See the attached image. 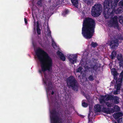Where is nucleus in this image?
<instances>
[{"mask_svg": "<svg viewBox=\"0 0 123 123\" xmlns=\"http://www.w3.org/2000/svg\"><path fill=\"white\" fill-rule=\"evenodd\" d=\"M111 72L112 73L113 75L118 74L117 73L116 69L115 68H112L111 69Z\"/></svg>", "mask_w": 123, "mask_h": 123, "instance_id": "393cba45", "label": "nucleus"}, {"mask_svg": "<svg viewBox=\"0 0 123 123\" xmlns=\"http://www.w3.org/2000/svg\"><path fill=\"white\" fill-rule=\"evenodd\" d=\"M88 123H93L92 121V118H88Z\"/></svg>", "mask_w": 123, "mask_h": 123, "instance_id": "58836bf2", "label": "nucleus"}, {"mask_svg": "<svg viewBox=\"0 0 123 123\" xmlns=\"http://www.w3.org/2000/svg\"><path fill=\"white\" fill-rule=\"evenodd\" d=\"M47 79H45V80L44 79L43 80V81L45 84L46 85V86H47V88L49 90H52L53 89V86L52 84V82L49 81L48 82V84H47Z\"/></svg>", "mask_w": 123, "mask_h": 123, "instance_id": "ddd939ff", "label": "nucleus"}, {"mask_svg": "<svg viewBox=\"0 0 123 123\" xmlns=\"http://www.w3.org/2000/svg\"><path fill=\"white\" fill-rule=\"evenodd\" d=\"M102 11L101 5L98 4H96L93 6L92 9L91 14L94 17L99 16Z\"/></svg>", "mask_w": 123, "mask_h": 123, "instance_id": "423d86ee", "label": "nucleus"}, {"mask_svg": "<svg viewBox=\"0 0 123 123\" xmlns=\"http://www.w3.org/2000/svg\"><path fill=\"white\" fill-rule=\"evenodd\" d=\"M91 45L92 47L95 48L98 45V44L96 43L92 42L91 44Z\"/></svg>", "mask_w": 123, "mask_h": 123, "instance_id": "a878e982", "label": "nucleus"}, {"mask_svg": "<svg viewBox=\"0 0 123 123\" xmlns=\"http://www.w3.org/2000/svg\"><path fill=\"white\" fill-rule=\"evenodd\" d=\"M90 97L89 96H88L87 97H86V99L87 100L89 99Z\"/></svg>", "mask_w": 123, "mask_h": 123, "instance_id": "c03bdc74", "label": "nucleus"}, {"mask_svg": "<svg viewBox=\"0 0 123 123\" xmlns=\"http://www.w3.org/2000/svg\"><path fill=\"white\" fill-rule=\"evenodd\" d=\"M83 16H81V18H83V26L82 28V33L83 36L85 37V18L84 16V15L85 14L82 12Z\"/></svg>", "mask_w": 123, "mask_h": 123, "instance_id": "a211bd4d", "label": "nucleus"}, {"mask_svg": "<svg viewBox=\"0 0 123 123\" xmlns=\"http://www.w3.org/2000/svg\"><path fill=\"white\" fill-rule=\"evenodd\" d=\"M54 93V92L53 91H52L51 92V94L53 95Z\"/></svg>", "mask_w": 123, "mask_h": 123, "instance_id": "49530a36", "label": "nucleus"}, {"mask_svg": "<svg viewBox=\"0 0 123 123\" xmlns=\"http://www.w3.org/2000/svg\"><path fill=\"white\" fill-rule=\"evenodd\" d=\"M73 5L75 7L78 8V0H71Z\"/></svg>", "mask_w": 123, "mask_h": 123, "instance_id": "aec40b11", "label": "nucleus"}, {"mask_svg": "<svg viewBox=\"0 0 123 123\" xmlns=\"http://www.w3.org/2000/svg\"><path fill=\"white\" fill-rule=\"evenodd\" d=\"M24 21L25 23L26 24H27V19L25 18H24Z\"/></svg>", "mask_w": 123, "mask_h": 123, "instance_id": "79ce46f5", "label": "nucleus"}, {"mask_svg": "<svg viewBox=\"0 0 123 123\" xmlns=\"http://www.w3.org/2000/svg\"><path fill=\"white\" fill-rule=\"evenodd\" d=\"M119 0H106L105 1L104 5V9L103 13L106 18H108L110 15L112 14L113 11H111L110 8H114L117 6V3Z\"/></svg>", "mask_w": 123, "mask_h": 123, "instance_id": "7ed1b4c3", "label": "nucleus"}, {"mask_svg": "<svg viewBox=\"0 0 123 123\" xmlns=\"http://www.w3.org/2000/svg\"><path fill=\"white\" fill-rule=\"evenodd\" d=\"M37 6L38 7H41L42 6V3L41 0H39L38 1L37 3Z\"/></svg>", "mask_w": 123, "mask_h": 123, "instance_id": "bb28decb", "label": "nucleus"}, {"mask_svg": "<svg viewBox=\"0 0 123 123\" xmlns=\"http://www.w3.org/2000/svg\"><path fill=\"white\" fill-rule=\"evenodd\" d=\"M89 79L90 81H92L93 80L94 78L92 76L90 75L89 77Z\"/></svg>", "mask_w": 123, "mask_h": 123, "instance_id": "c9c22d12", "label": "nucleus"}, {"mask_svg": "<svg viewBox=\"0 0 123 123\" xmlns=\"http://www.w3.org/2000/svg\"><path fill=\"white\" fill-rule=\"evenodd\" d=\"M85 1L86 3H87L88 5H89L92 2V0H85Z\"/></svg>", "mask_w": 123, "mask_h": 123, "instance_id": "c85d7f7f", "label": "nucleus"}, {"mask_svg": "<svg viewBox=\"0 0 123 123\" xmlns=\"http://www.w3.org/2000/svg\"><path fill=\"white\" fill-rule=\"evenodd\" d=\"M114 112H118L120 110V108L117 105H115L113 108Z\"/></svg>", "mask_w": 123, "mask_h": 123, "instance_id": "5701e85b", "label": "nucleus"}, {"mask_svg": "<svg viewBox=\"0 0 123 123\" xmlns=\"http://www.w3.org/2000/svg\"><path fill=\"white\" fill-rule=\"evenodd\" d=\"M40 29V25L38 21L37 22V29Z\"/></svg>", "mask_w": 123, "mask_h": 123, "instance_id": "e433bc0d", "label": "nucleus"}, {"mask_svg": "<svg viewBox=\"0 0 123 123\" xmlns=\"http://www.w3.org/2000/svg\"><path fill=\"white\" fill-rule=\"evenodd\" d=\"M102 106L98 104H97L94 106V111L96 112H100L101 111Z\"/></svg>", "mask_w": 123, "mask_h": 123, "instance_id": "f3484780", "label": "nucleus"}, {"mask_svg": "<svg viewBox=\"0 0 123 123\" xmlns=\"http://www.w3.org/2000/svg\"><path fill=\"white\" fill-rule=\"evenodd\" d=\"M89 113L88 116V118H91L92 117H90L91 116H92L93 114V113L92 112V108H91L90 107H89Z\"/></svg>", "mask_w": 123, "mask_h": 123, "instance_id": "412c9836", "label": "nucleus"}, {"mask_svg": "<svg viewBox=\"0 0 123 123\" xmlns=\"http://www.w3.org/2000/svg\"><path fill=\"white\" fill-rule=\"evenodd\" d=\"M67 86L71 87L72 89L74 91H78L79 85L77 81L73 76H71L68 77L66 80Z\"/></svg>", "mask_w": 123, "mask_h": 123, "instance_id": "20e7f679", "label": "nucleus"}, {"mask_svg": "<svg viewBox=\"0 0 123 123\" xmlns=\"http://www.w3.org/2000/svg\"><path fill=\"white\" fill-rule=\"evenodd\" d=\"M99 102L100 104H103L102 105H107V106L108 107H111L113 105V104L110 102H106V101H107L108 100H99Z\"/></svg>", "mask_w": 123, "mask_h": 123, "instance_id": "2eb2a0df", "label": "nucleus"}, {"mask_svg": "<svg viewBox=\"0 0 123 123\" xmlns=\"http://www.w3.org/2000/svg\"><path fill=\"white\" fill-rule=\"evenodd\" d=\"M120 100H114V103L116 104H118L119 103Z\"/></svg>", "mask_w": 123, "mask_h": 123, "instance_id": "ea45409f", "label": "nucleus"}, {"mask_svg": "<svg viewBox=\"0 0 123 123\" xmlns=\"http://www.w3.org/2000/svg\"><path fill=\"white\" fill-rule=\"evenodd\" d=\"M50 119L51 123H61L62 119L58 116V113L55 110L51 112Z\"/></svg>", "mask_w": 123, "mask_h": 123, "instance_id": "39448f33", "label": "nucleus"}, {"mask_svg": "<svg viewBox=\"0 0 123 123\" xmlns=\"http://www.w3.org/2000/svg\"><path fill=\"white\" fill-rule=\"evenodd\" d=\"M123 77V71L121 73L120 78L116 81V83L115 85V88L116 89V90L114 92V93L115 94H117L119 93L118 91L120 89Z\"/></svg>", "mask_w": 123, "mask_h": 123, "instance_id": "0eeeda50", "label": "nucleus"}, {"mask_svg": "<svg viewBox=\"0 0 123 123\" xmlns=\"http://www.w3.org/2000/svg\"><path fill=\"white\" fill-rule=\"evenodd\" d=\"M88 105L87 103H86L85 102V107H87Z\"/></svg>", "mask_w": 123, "mask_h": 123, "instance_id": "a18cd8bd", "label": "nucleus"}, {"mask_svg": "<svg viewBox=\"0 0 123 123\" xmlns=\"http://www.w3.org/2000/svg\"><path fill=\"white\" fill-rule=\"evenodd\" d=\"M119 119L120 120H122V118H120Z\"/></svg>", "mask_w": 123, "mask_h": 123, "instance_id": "09e8293b", "label": "nucleus"}, {"mask_svg": "<svg viewBox=\"0 0 123 123\" xmlns=\"http://www.w3.org/2000/svg\"><path fill=\"white\" fill-rule=\"evenodd\" d=\"M62 3V1H59V2L58 3V4H61Z\"/></svg>", "mask_w": 123, "mask_h": 123, "instance_id": "de8ad7c7", "label": "nucleus"}, {"mask_svg": "<svg viewBox=\"0 0 123 123\" xmlns=\"http://www.w3.org/2000/svg\"><path fill=\"white\" fill-rule=\"evenodd\" d=\"M47 30L48 32V33L47 34V36H51V32L50 31L49 28Z\"/></svg>", "mask_w": 123, "mask_h": 123, "instance_id": "2f4dec72", "label": "nucleus"}, {"mask_svg": "<svg viewBox=\"0 0 123 123\" xmlns=\"http://www.w3.org/2000/svg\"><path fill=\"white\" fill-rule=\"evenodd\" d=\"M77 55L76 54H70L68 56L69 61L72 64H74L76 62Z\"/></svg>", "mask_w": 123, "mask_h": 123, "instance_id": "9b49d317", "label": "nucleus"}, {"mask_svg": "<svg viewBox=\"0 0 123 123\" xmlns=\"http://www.w3.org/2000/svg\"><path fill=\"white\" fill-rule=\"evenodd\" d=\"M118 41L117 39H115L110 43L109 45L110 46H112V48L117 47L118 45Z\"/></svg>", "mask_w": 123, "mask_h": 123, "instance_id": "4468645a", "label": "nucleus"}, {"mask_svg": "<svg viewBox=\"0 0 123 123\" xmlns=\"http://www.w3.org/2000/svg\"><path fill=\"white\" fill-rule=\"evenodd\" d=\"M37 58L41 63V70H39V73L43 72L44 73L46 71L49 72L52 69L53 65L52 60L48 54L40 48L37 49L36 52ZM45 78L46 75L44 73Z\"/></svg>", "mask_w": 123, "mask_h": 123, "instance_id": "f257e3e1", "label": "nucleus"}, {"mask_svg": "<svg viewBox=\"0 0 123 123\" xmlns=\"http://www.w3.org/2000/svg\"><path fill=\"white\" fill-rule=\"evenodd\" d=\"M119 5L123 6V0L121 1L119 3Z\"/></svg>", "mask_w": 123, "mask_h": 123, "instance_id": "4c0bfd02", "label": "nucleus"}, {"mask_svg": "<svg viewBox=\"0 0 123 123\" xmlns=\"http://www.w3.org/2000/svg\"><path fill=\"white\" fill-rule=\"evenodd\" d=\"M37 31L38 35H40L41 34V30L40 29H37Z\"/></svg>", "mask_w": 123, "mask_h": 123, "instance_id": "473e14b6", "label": "nucleus"}, {"mask_svg": "<svg viewBox=\"0 0 123 123\" xmlns=\"http://www.w3.org/2000/svg\"><path fill=\"white\" fill-rule=\"evenodd\" d=\"M117 58L119 60L121 61L122 60V56L121 55H118L117 56Z\"/></svg>", "mask_w": 123, "mask_h": 123, "instance_id": "7c9ffc66", "label": "nucleus"}, {"mask_svg": "<svg viewBox=\"0 0 123 123\" xmlns=\"http://www.w3.org/2000/svg\"><path fill=\"white\" fill-rule=\"evenodd\" d=\"M119 21L121 24H122L123 21V18L122 17H121L119 18Z\"/></svg>", "mask_w": 123, "mask_h": 123, "instance_id": "f704fd0d", "label": "nucleus"}, {"mask_svg": "<svg viewBox=\"0 0 123 123\" xmlns=\"http://www.w3.org/2000/svg\"><path fill=\"white\" fill-rule=\"evenodd\" d=\"M123 8L121 7H119L117 8L115 12L117 14L121 13L123 12Z\"/></svg>", "mask_w": 123, "mask_h": 123, "instance_id": "4be33fe9", "label": "nucleus"}, {"mask_svg": "<svg viewBox=\"0 0 123 123\" xmlns=\"http://www.w3.org/2000/svg\"><path fill=\"white\" fill-rule=\"evenodd\" d=\"M82 68L81 67H79L77 68L76 70V73H79L80 72V75H81V77L80 78V83L82 85H85V70L83 72L81 70L82 69Z\"/></svg>", "mask_w": 123, "mask_h": 123, "instance_id": "1a4fd4ad", "label": "nucleus"}, {"mask_svg": "<svg viewBox=\"0 0 123 123\" xmlns=\"http://www.w3.org/2000/svg\"><path fill=\"white\" fill-rule=\"evenodd\" d=\"M119 63L120 67H123V60L120 61L119 62Z\"/></svg>", "mask_w": 123, "mask_h": 123, "instance_id": "72a5a7b5", "label": "nucleus"}, {"mask_svg": "<svg viewBox=\"0 0 123 123\" xmlns=\"http://www.w3.org/2000/svg\"><path fill=\"white\" fill-rule=\"evenodd\" d=\"M83 95L84 96H85V93L84 92L83 93Z\"/></svg>", "mask_w": 123, "mask_h": 123, "instance_id": "8fccbe9b", "label": "nucleus"}, {"mask_svg": "<svg viewBox=\"0 0 123 123\" xmlns=\"http://www.w3.org/2000/svg\"><path fill=\"white\" fill-rule=\"evenodd\" d=\"M113 75H114V79L116 80H117V74Z\"/></svg>", "mask_w": 123, "mask_h": 123, "instance_id": "a19ab883", "label": "nucleus"}, {"mask_svg": "<svg viewBox=\"0 0 123 123\" xmlns=\"http://www.w3.org/2000/svg\"><path fill=\"white\" fill-rule=\"evenodd\" d=\"M107 24L110 26L117 28L118 26L117 17L115 16L113 18H111L110 21L108 22Z\"/></svg>", "mask_w": 123, "mask_h": 123, "instance_id": "6e6552de", "label": "nucleus"}, {"mask_svg": "<svg viewBox=\"0 0 123 123\" xmlns=\"http://www.w3.org/2000/svg\"><path fill=\"white\" fill-rule=\"evenodd\" d=\"M101 97L103 100H117L119 98L118 97L109 95H106L105 96L101 95Z\"/></svg>", "mask_w": 123, "mask_h": 123, "instance_id": "9d476101", "label": "nucleus"}, {"mask_svg": "<svg viewBox=\"0 0 123 123\" xmlns=\"http://www.w3.org/2000/svg\"><path fill=\"white\" fill-rule=\"evenodd\" d=\"M116 55L117 53L115 51H113L111 55V59H113L116 56Z\"/></svg>", "mask_w": 123, "mask_h": 123, "instance_id": "b1692460", "label": "nucleus"}, {"mask_svg": "<svg viewBox=\"0 0 123 123\" xmlns=\"http://www.w3.org/2000/svg\"><path fill=\"white\" fill-rule=\"evenodd\" d=\"M52 45L54 49L57 47V45L55 42L53 41H52Z\"/></svg>", "mask_w": 123, "mask_h": 123, "instance_id": "cd10ccee", "label": "nucleus"}, {"mask_svg": "<svg viewBox=\"0 0 123 123\" xmlns=\"http://www.w3.org/2000/svg\"><path fill=\"white\" fill-rule=\"evenodd\" d=\"M83 100L82 102V106L84 107H85V101H83Z\"/></svg>", "mask_w": 123, "mask_h": 123, "instance_id": "37998d69", "label": "nucleus"}, {"mask_svg": "<svg viewBox=\"0 0 123 123\" xmlns=\"http://www.w3.org/2000/svg\"><path fill=\"white\" fill-rule=\"evenodd\" d=\"M123 115V114L122 113L119 112L114 113L113 115V116L114 118L117 119L122 117Z\"/></svg>", "mask_w": 123, "mask_h": 123, "instance_id": "6ab92c4d", "label": "nucleus"}, {"mask_svg": "<svg viewBox=\"0 0 123 123\" xmlns=\"http://www.w3.org/2000/svg\"><path fill=\"white\" fill-rule=\"evenodd\" d=\"M84 67H85V66H83Z\"/></svg>", "mask_w": 123, "mask_h": 123, "instance_id": "603ef678", "label": "nucleus"}, {"mask_svg": "<svg viewBox=\"0 0 123 123\" xmlns=\"http://www.w3.org/2000/svg\"><path fill=\"white\" fill-rule=\"evenodd\" d=\"M56 54L63 61H65L66 57L59 50H58L56 52Z\"/></svg>", "mask_w": 123, "mask_h": 123, "instance_id": "dca6fc26", "label": "nucleus"}, {"mask_svg": "<svg viewBox=\"0 0 123 123\" xmlns=\"http://www.w3.org/2000/svg\"><path fill=\"white\" fill-rule=\"evenodd\" d=\"M95 25L94 20L91 18H85V37L87 39L92 37Z\"/></svg>", "mask_w": 123, "mask_h": 123, "instance_id": "f03ea898", "label": "nucleus"}, {"mask_svg": "<svg viewBox=\"0 0 123 123\" xmlns=\"http://www.w3.org/2000/svg\"><path fill=\"white\" fill-rule=\"evenodd\" d=\"M101 111L107 114H110L111 113H114L113 108L109 107H103Z\"/></svg>", "mask_w": 123, "mask_h": 123, "instance_id": "f8f14e48", "label": "nucleus"}, {"mask_svg": "<svg viewBox=\"0 0 123 123\" xmlns=\"http://www.w3.org/2000/svg\"><path fill=\"white\" fill-rule=\"evenodd\" d=\"M68 12V11L66 10L63 12L62 13V15L64 16H65L66 14H67Z\"/></svg>", "mask_w": 123, "mask_h": 123, "instance_id": "c756f323", "label": "nucleus"}, {"mask_svg": "<svg viewBox=\"0 0 123 123\" xmlns=\"http://www.w3.org/2000/svg\"><path fill=\"white\" fill-rule=\"evenodd\" d=\"M115 123H116V122H115Z\"/></svg>", "mask_w": 123, "mask_h": 123, "instance_id": "3c124183", "label": "nucleus"}]
</instances>
